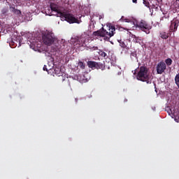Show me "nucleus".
Listing matches in <instances>:
<instances>
[{
    "instance_id": "nucleus-17",
    "label": "nucleus",
    "mask_w": 179,
    "mask_h": 179,
    "mask_svg": "<svg viewBox=\"0 0 179 179\" xmlns=\"http://www.w3.org/2000/svg\"><path fill=\"white\" fill-rule=\"evenodd\" d=\"M173 6L175 8H179V0H176L174 2H173Z\"/></svg>"
},
{
    "instance_id": "nucleus-4",
    "label": "nucleus",
    "mask_w": 179,
    "mask_h": 179,
    "mask_svg": "<svg viewBox=\"0 0 179 179\" xmlns=\"http://www.w3.org/2000/svg\"><path fill=\"white\" fill-rule=\"evenodd\" d=\"M42 40L45 45H52L55 41V37H54V34L50 32H45L42 35Z\"/></svg>"
},
{
    "instance_id": "nucleus-10",
    "label": "nucleus",
    "mask_w": 179,
    "mask_h": 179,
    "mask_svg": "<svg viewBox=\"0 0 179 179\" xmlns=\"http://www.w3.org/2000/svg\"><path fill=\"white\" fill-rule=\"evenodd\" d=\"M10 10L11 12H13V13L15 15H17V16H20V15H22V11H20V10L16 9V8H15V7L10 6Z\"/></svg>"
},
{
    "instance_id": "nucleus-20",
    "label": "nucleus",
    "mask_w": 179,
    "mask_h": 179,
    "mask_svg": "<svg viewBox=\"0 0 179 179\" xmlns=\"http://www.w3.org/2000/svg\"><path fill=\"white\" fill-rule=\"evenodd\" d=\"M90 50H91V51H97V50H99V47L94 46V47L91 48Z\"/></svg>"
},
{
    "instance_id": "nucleus-2",
    "label": "nucleus",
    "mask_w": 179,
    "mask_h": 179,
    "mask_svg": "<svg viewBox=\"0 0 179 179\" xmlns=\"http://www.w3.org/2000/svg\"><path fill=\"white\" fill-rule=\"evenodd\" d=\"M136 78L138 80L146 82L148 84L152 83V82L149 80V71L148 70V67L146 66L140 67Z\"/></svg>"
},
{
    "instance_id": "nucleus-29",
    "label": "nucleus",
    "mask_w": 179,
    "mask_h": 179,
    "mask_svg": "<svg viewBox=\"0 0 179 179\" xmlns=\"http://www.w3.org/2000/svg\"><path fill=\"white\" fill-rule=\"evenodd\" d=\"M135 43H138V40L137 39L135 40Z\"/></svg>"
},
{
    "instance_id": "nucleus-23",
    "label": "nucleus",
    "mask_w": 179,
    "mask_h": 179,
    "mask_svg": "<svg viewBox=\"0 0 179 179\" xmlns=\"http://www.w3.org/2000/svg\"><path fill=\"white\" fill-rule=\"evenodd\" d=\"M133 3H138V0H132Z\"/></svg>"
},
{
    "instance_id": "nucleus-16",
    "label": "nucleus",
    "mask_w": 179,
    "mask_h": 179,
    "mask_svg": "<svg viewBox=\"0 0 179 179\" xmlns=\"http://www.w3.org/2000/svg\"><path fill=\"white\" fill-rule=\"evenodd\" d=\"M78 66H79L81 69H85V63H83V62H78Z\"/></svg>"
},
{
    "instance_id": "nucleus-30",
    "label": "nucleus",
    "mask_w": 179,
    "mask_h": 179,
    "mask_svg": "<svg viewBox=\"0 0 179 179\" xmlns=\"http://www.w3.org/2000/svg\"><path fill=\"white\" fill-rule=\"evenodd\" d=\"M62 80H63V81L65 80V78H63Z\"/></svg>"
},
{
    "instance_id": "nucleus-12",
    "label": "nucleus",
    "mask_w": 179,
    "mask_h": 179,
    "mask_svg": "<svg viewBox=\"0 0 179 179\" xmlns=\"http://www.w3.org/2000/svg\"><path fill=\"white\" fill-rule=\"evenodd\" d=\"M160 37L162 38L164 40H167V38L169 37V33H167V32H161L160 33Z\"/></svg>"
},
{
    "instance_id": "nucleus-9",
    "label": "nucleus",
    "mask_w": 179,
    "mask_h": 179,
    "mask_svg": "<svg viewBox=\"0 0 179 179\" xmlns=\"http://www.w3.org/2000/svg\"><path fill=\"white\" fill-rule=\"evenodd\" d=\"M50 9L52 10V12H55L57 16H58V17H59V14L60 13H63L64 12V9H61V8H58L57 7V5H55V3H50Z\"/></svg>"
},
{
    "instance_id": "nucleus-6",
    "label": "nucleus",
    "mask_w": 179,
    "mask_h": 179,
    "mask_svg": "<svg viewBox=\"0 0 179 179\" xmlns=\"http://www.w3.org/2000/svg\"><path fill=\"white\" fill-rule=\"evenodd\" d=\"M179 20L177 18H174L172 21H171V24L169 27L170 33H176L177 31V29L178 28Z\"/></svg>"
},
{
    "instance_id": "nucleus-25",
    "label": "nucleus",
    "mask_w": 179,
    "mask_h": 179,
    "mask_svg": "<svg viewBox=\"0 0 179 179\" xmlns=\"http://www.w3.org/2000/svg\"><path fill=\"white\" fill-rule=\"evenodd\" d=\"M99 20H100V19H103V16L99 15Z\"/></svg>"
},
{
    "instance_id": "nucleus-18",
    "label": "nucleus",
    "mask_w": 179,
    "mask_h": 179,
    "mask_svg": "<svg viewBox=\"0 0 179 179\" xmlns=\"http://www.w3.org/2000/svg\"><path fill=\"white\" fill-rule=\"evenodd\" d=\"M136 55H137L136 52H134L131 53L130 57L131 59H134V58H136Z\"/></svg>"
},
{
    "instance_id": "nucleus-27",
    "label": "nucleus",
    "mask_w": 179,
    "mask_h": 179,
    "mask_svg": "<svg viewBox=\"0 0 179 179\" xmlns=\"http://www.w3.org/2000/svg\"><path fill=\"white\" fill-rule=\"evenodd\" d=\"M10 30H12V28H11V27H9V28H8V31H10Z\"/></svg>"
},
{
    "instance_id": "nucleus-8",
    "label": "nucleus",
    "mask_w": 179,
    "mask_h": 179,
    "mask_svg": "<svg viewBox=\"0 0 179 179\" xmlns=\"http://www.w3.org/2000/svg\"><path fill=\"white\" fill-rule=\"evenodd\" d=\"M87 66L92 69H93V68H95V69H103L104 68L103 64H99L93 61H88Z\"/></svg>"
},
{
    "instance_id": "nucleus-3",
    "label": "nucleus",
    "mask_w": 179,
    "mask_h": 179,
    "mask_svg": "<svg viewBox=\"0 0 179 179\" xmlns=\"http://www.w3.org/2000/svg\"><path fill=\"white\" fill-rule=\"evenodd\" d=\"M59 17H63L64 20L68 22V23L72 24V23H80V21L78 20L75 16L71 13H67L65 12V10H64L63 13H59Z\"/></svg>"
},
{
    "instance_id": "nucleus-31",
    "label": "nucleus",
    "mask_w": 179,
    "mask_h": 179,
    "mask_svg": "<svg viewBox=\"0 0 179 179\" xmlns=\"http://www.w3.org/2000/svg\"><path fill=\"white\" fill-rule=\"evenodd\" d=\"M127 20H126V22H128Z\"/></svg>"
},
{
    "instance_id": "nucleus-19",
    "label": "nucleus",
    "mask_w": 179,
    "mask_h": 179,
    "mask_svg": "<svg viewBox=\"0 0 179 179\" xmlns=\"http://www.w3.org/2000/svg\"><path fill=\"white\" fill-rule=\"evenodd\" d=\"M143 5H145V6H147V8H150L149 1H148L147 0H143Z\"/></svg>"
},
{
    "instance_id": "nucleus-7",
    "label": "nucleus",
    "mask_w": 179,
    "mask_h": 179,
    "mask_svg": "<svg viewBox=\"0 0 179 179\" xmlns=\"http://www.w3.org/2000/svg\"><path fill=\"white\" fill-rule=\"evenodd\" d=\"M167 68V66L166 65V63L164 62H160L157 65V73L158 75H162L164 71H166Z\"/></svg>"
},
{
    "instance_id": "nucleus-14",
    "label": "nucleus",
    "mask_w": 179,
    "mask_h": 179,
    "mask_svg": "<svg viewBox=\"0 0 179 179\" xmlns=\"http://www.w3.org/2000/svg\"><path fill=\"white\" fill-rule=\"evenodd\" d=\"M165 63L166 64V65L168 66H170V65H171V64H173V60H171V58H168L165 60Z\"/></svg>"
},
{
    "instance_id": "nucleus-1",
    "label": "nucleus",
    "mask_w": 179,
    "mask_h": 179,
    "mask_svg": "<svg viewBox=\"0 0 179 179\" xmlns=\"http://www.w3.org/2000/svg\"><path fill=\"white\" fill-rule=\"evenodd\" d=\"M94 34L98 37H103V40H105V41H108L110 38L113 37V36L115 34V27L114 25H110L109 32L102 27L101 29L94 31Z\"/></svg>"
},
{
    "instance_id": "nucleus-5",
    "label": "nucleus",
    "mask_w": 179,
    "mask_h": 179,
    "mask_svg": "<svg viewBox=\"0 0 179 179\" xmlns=\"http://www.w3.org/2000/svg\"><path fill=\"white\" fill-rule=\"evenodd\" d=\"M136 27H138V29L146 33V34H149V33H150V29H152V26H150L146 21L143 20H142L140 22H137Z\"/></svg>"
},
{
    "instance_id": "nucleus-13",
    "label": "nucleus",
    "mask_w": 179,
    "mask_h": 179,
    "mask_svg": "<svg viewBox=\"0 0 179 179\" xmlns=\"http://www.w3.org/2000/svg\"><path fill=\"white\" fill-rule=\"evenodd\" d=\"M175 83L179 89V73L175 77Z\"/></svg>"
},
{
    "instance_id": "nucleus-15",
    "label": "nucleus",
    "mask_w": 179,
    "mask_h": 179,
    "mask_svg": "<svg viewBox=\"0 0 179 179\" xmlns=\"http://www.w3.org/2000/svg\"><path fill=\"white\" fill-rule=\"evenodd\" d=\"M8 12H9V10H8V8H3L1 10L2 15L6 16V13H8Z\"/></svg>"
},
{
    "instance_id": "nucleus-26",
    "label": "nucleus",
    "mask_w": 179,
    "mask_h": 179,
    "mask_svg": "<svg viewBox=\"0 0 179 179\" xmlns=\"http://www.w3.org/2000/svg\"><path fill=\"white\" fill-rule=\"evenodd\" d=\"M36 47L40 48V47H41V44L38 45Z\"/></svg>"
},
{
    "instance_id": "nucleus-28",
    "label": "nucleus",
    "mask_w": 179,
    "mask_h": 179,
    "mask_svg": "<svg viewBox=\"0 0 179 179\" xmlns=\"http://www.w3.org/2000/svg\"><path fill=\"white\" fill-rule=\"evenodd\" d=\"M75 100H76V103H78V99H76Z\"/></svg>"
},
{
    "instance_id": "nucleus-22",
    "label": "nucleus",
    "mask_w": 179,
    "mask_h": 179,
    "mask_svg": "<svg viewBox=\"0 0 179 179\" xmlns=\"http://www.w3.org/2000/svg\"><path fill=\"white\" fill-rule=\"evenodd\" d=\"M43 71H48V69H47V66H43Z\"/></svg>"
},
{
    "instance_id": "nucleus-24",
    "label": "nucleus",
    "mask_w": 179,
    "mask_h": 179,
    "mask_svg": "<svg viewBox=\"0 0 179 179\" xmlns=\"http://www.w3.org/2000/svg\"><path fill=\"white\" fill-rule=\"evenodd\" d=\"M85 44V43H81L79 45V47H83V45Z\"/></svg>"
},
{
    "instance_id": "nucleus-11",
    "label": "nucleus",
    "mask_w": 179,
    "mask_h": 179,
    "mask_svg": "<svg viewBox=\"0 0 179 179\" xmlns=\"http://www.w3.org/2000/svg\"><path fill=\"white\" fill-rule=\"evenodd\" d=\"M98 53L102 58H104L105 59H107L108 58V56H107V53H106V52H103L101 50H99Z\"/></svg>"
},
{
    "instance_id": "nucleus-21",
    "label": "nucleus",
    "mask_w": 179,
    "mask_h": 179,
    "mask_svg": "<svg viewBox=\"0 0 179 179\" xmlns=\"http://www.w3.org/2000/svg\"><path fill=\"white\" fill-rule=\"evenodd\" d=\"M55 73H56L57 75H61V73H59V72H61V70H60L59 69H56L55 70Z\"/></svg>"
}]
</instances>
